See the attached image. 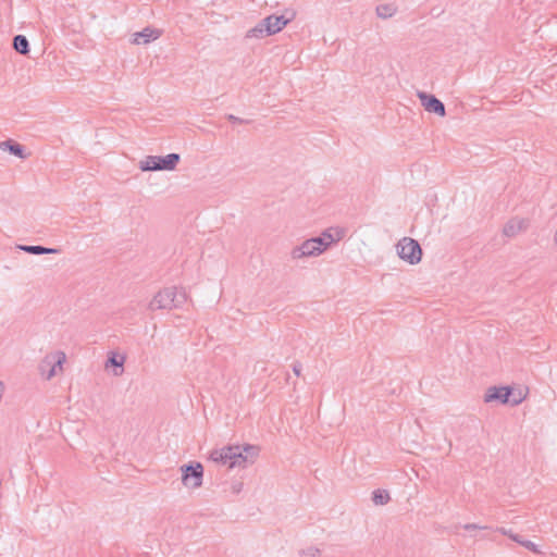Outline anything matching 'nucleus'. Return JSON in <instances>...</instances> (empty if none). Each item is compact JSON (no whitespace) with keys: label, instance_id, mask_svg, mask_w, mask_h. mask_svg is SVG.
Listing matches in <instances>:
<instances>
[{"label":"nucleus","instance_id":"nucleus-13","mask_svg":"<svg viewBox=\"0 0 557 557\" xmlns=\"http://www.w3.org/2000/svg\"><path fill=\"white\" fill-rule=\"evenodd\" d=\"M18 248L30 255H57L61 252L59 248H49L40 245H20Z\"/></svg>","mask_w":557,"mask_h":557},{"label":"nucleus","instance_id":"nucleus-27","mask_svg":"<svg viewBox=\"0 0 557 557\" xmlns=\"http://www.w3.org/2000/svg\"><path fill=\"white\" fill-rule=\"evenodd\" d=\"M463 529L467 531H472V530H483V529H486V527H481L475 523H467L463 525Z\"/></svg>","mask_w":557,"mask_h":557},{"label":"nucleus","instance_id":"nucleus-8","mask_svg":"<svg viewBox=\"0 0 557 557\" xmlns=\"http://www.w3.org/2000/svg\"><path fill=\"white\" fill-rule=\"evenodd\" d=\"M417 95L421 101V104L428 112L435 113L440 116H444L446 114L444 103L434 95L426 94L424 91H418Z\"/></svg>","mask_w":557,"mask_h":557},{"label":"nucleus","instance_id":"nucleus-10","mask_svg":"<svg viewBox=\"0 0 557 557\" xmlns=\"http://www.w3.org/2000/svg\"><path fill=\"white\" fill-rule=\"evenodd\" d=\"M181 160L178 153L172 152L166 156H157V171H173Z\"/></svg>","mask_w":557,"mask_h":557},{"label":"nucleus","instance_id":"nucleus-31","mask_svg":"<svg viewBox=\"0 0 557 557\" xmlns=\"http://www.w3.org/2000/svg\"><path fill=\"white\" fill-rule=\"evenodd\" d=\"M498 531L504 534V535H507L509 539H510V534H513L512 531L509 529H505V528H499Z\"/></svg>","mask_w":557,"mask_h":557},{"label":"nucleus","instance_id":"nucleus-14","mask_svg":"<svg viewBox=\"0 0 557 557\" xmlns=\"http://www.w3.org/2000/svg\"><path fill=\"white\" fill-rule=\"evenodd\" d=\"M12 46L13 49L22 55H27L30 51L28 39L24 35H15L12 40Z\"/></svg>","mask_w":557,"mask_h":557},{"label":"nucleus","instance_id":"nucleus-18","mask_svg":"<svg viewBox=\"0 0 557 557\" xmlns=\"http://www.w3.org/2000/svg\"><path fill=\"white\" fill-rule=\"evenodd\" d=\"M391 500L389 493L386 490H375L372 492V502L375 505H386Z\"/></svg>","mask_w":557,"mask_h":557},{"label":"nucleus","instance_id":"nucleus-6","mask_svg":"<svg viewBox=\"0 0 557 557\" xmlns=\"http://www.w3.org/2000/svg\"><path fill=\"white\" fill-rule=\"evenodd\" d=\"M65 361V354L58 351L53 356H47L39 369L42 375H46L47 380H50L57 373V368L62 369V364Z\"/></svg>","mask_w":557,"mask_h":557},{"label":"nucleus","instance_id":"nucleus-15","mask_svg":"<svg viewBox=\"0 0 557 557\" xmlns=\"http://www.w3.org/2000/svg\"><path fill=\"white\" fill-rule=\"evenodd\" d=\"M268 36L271 35L267 30V25L263 18L255 27L250 28L246 34L247 38H264Z\"/></svg>","mask_w":557,"mask_h":557},{"label":"nucleus","instance_id":"nucleus-21","mask_svg":"<svg viewBox=\"0 0 557 557\" xmlns=\"http://www.w3.org/2000/svg\"><path fill=\"white\" fill-rule=\"evenodd\" d=\"M396 13V8L393 4H380L376 7V14L381 18L392 17Z\"/></svg>","mask_w":557,"mask_h":557},{"label":"nucleus","instance_id":"nucleus-5","mask_svg":"<svg viewBox=\"0 0 557 557\" xmlns=\"http://www.w3.org/2000/svg\"><path fill=\"white\" fill-rule=\"evenodd\" d=\"M325 251V247L321 244L320 239L315 237L305 240L301 245L293 248L290 256L293 259H301L305 257L320 256Z\"/></svg>","mask_w":557,"mask_h":557},{"label":"nucleus","instance_id":"nucleus-20","mask_svg":"<svg viewBox=\"0 0 557 557\" xmlns=\"http://www.w3.org/2000/svg\"><path fill=\"white\" fill-rule=\"evenodd\" d=\"M315 239H320L321 244H323V247H325L326 250L332 244L338 242L341 239V236L338 235L335 238L331 230H325L324 232H322L320 236H317Z\"/></svg>","mask_w":557,"mask_h":557},{"label":"nucleus","instance_id":"nucleus-22","mask_svg":"<svg viewBox=\"0 0 557 557\" xmlns=\"http://www.w3.org/2000/svg\"><path fill=\"white\" fill-rule=\"evenodd\" d=\"M525 396H527V392H523L522 389H517L516 391L513 388V394L510 397L509 404L511 406H517V405L521 404L524 400Z\"/></svg>","mask_w":557,"mask_h":557},{"label":"nucleus","instance_id":"nucleus-16","mask_svg":"<svg viewBox=\"0 0 557 557\" xmlns=\"http://www.w3.org/2000/svg\"><path fill=\"white\" fill-rule=\"evenodd\" d=\"M125 358L122 356H117L115 352H111L107 360V367L111 366L114 368V374L120 375L123 372V364Z\"/></svg>","mask_w":557,"mask_h":557},{"label":"nucleus","instance_id":"nucleus-7","mask_svg":"<svg viewBox=\"0 0 557 557\" xmlns=\"http://www.w3.org/2000/svg\"><path fill=\"white\" fill-rule=\"evenodd\" d=\"M513 388L510 386H491L484 395L485 403L498 401L503 405L509 404Z\"/></svg>","mask_w":557,"mask_h":557},{"label":"nucleus","instance_id":"nucleus-1","mask_svg":"<svg viewBox=\"0 0 557 557\" xmlns=\"http://www.w3.org/2000/svg\"><path fill=\"white\" fill-rule=\"evenodd\" d=\"M259 447L251 444L227 445L221 449H214L210 454V459L216 463L227 465L228 468H245L248 463H253L259 455Z\"/></svg>","mask_w":557,"mask_h":557},{"label":"nucleus","instance_id":"nucleus-24","mask_svg":"<svg viewBox=\"0 0 557 557\" xmlns=\"http://www.w3.org/2000/svg\"><path fill=\"white\" fill-rule=\"evenodd\" d=\"M226 119H227L231 123H233V124H249V123H250V121H249V120H244V119L238 117V116H236V115H234V114H227V115H226Z\"/></svg>","mask_w":557,"mask_h":557},{"label":"nucleus","instance_id":"nucleus-4","mask_svg":"<svg viewBox=\"0 0 557 557\" xmlns=\"http://www.w3.org/2000/svg\"><path fill=\"white\" fill-rule=\"evenodd\" d=\"M182 483L186 487L198 488L202 485L203 467L198 461H190L181 467Z\"/></svg>","mask_w":557,"mask_h":557},{"label":"nucleus","instance_id":"nucleus-12","mask_svg":"<svg viewBox=\"0 0 557 557\" xmlns=\"http://www.w3.org/2000/svg\"><path fill=\"white\" fill-rule=\"evenodd\" d=\"M0 148L1 150L9 151L11 154L18 157L21 159L27 158L24 146L14 141L13 139L2 141L0 144Z\"/></svg>","mask_w":557,"mask_h":557},{"label":"nucleus","instance_id":"nucleus-17","mask_svg":"<svg viewBox=\"0 0 557 557\" xmlns=\"http://www.w3.org/2000/svg\"><path fill=\"white\" fill-rule=\"evenodd\" d=\"M524 227V221L522 220H510L504 226V234L508 237L517 235Z\"/></svg>","mask_w":557,"mask_h":557},{"label":"nucleus","instance_id":"nucleus-3","mask_svg":"<svg viewBox=\"0 0 557 557\" xmlns=\"http://www.w3.org/2000/svg\"><path fill=\"white\" fill-rule=\"evenodd\" d=\"M399 258L409 264H417L422 258L420 244L410 237H404L396 246Z\"/></svg>","mask_w":557,"mask_h":557},{"label":"nucleus","instance_id":"nucleus-19","mask_svg":"<svg viewBox=\"0 0 557 557\" xmlns=\"http://www.w3.org/2000/svg\"><path fill=\"white\" fill-rule=\"evenodd\" d=\"M157 156H147L144 160L139 161V169L143 172L157 171Z\"/></svg>","mask_w":557,"mask_h":557},{"label":"nucleus","instance_id":"nucleus-11","mask_svg":"<svg viewBox=\"0 0 557 557\" xmlns=\"http://www.w3.org/2000/svg\"><path fill=\"white\" fill-rule=\"evenodd\" d=\"M267 25V30L270 35L280 33L286 26V20L276 14H271L263 18Z\"/></svg>","mask_w":557,"mask_h":557},{"label":"nucleus","instance_id":"nucleus-9","mask_svg":"<svg viewBox=\"0 0 557 557\" xmlns=\"http://www.w3.org/2000/svg\"><path fill=\"white\" fill-rule=\"evenodd\" d=\"M161 36V30L153 27H145L143 30L133 35L132 42L135 45H146L150 41L158 39Z\"/></svg>","mask_w":557,"mask_h":557},{"label":"nucleus","instance_id":"nucleus-29","mask_svg":"<svg viewBox=\"0 0 557 557\" xmlns=\"http://www.w3.org/2000/svg\"><path fill=\"white\" fill-rule=\"evenodd\" d=\"M243 488V483L242 482H235L232 484V492L234 494H238Z\"/></svg>","mask_w":557,"mask_h":557},{"label":"nucleus","instance_id":"nucleus-25","mask_svg":"<svg viewBox=\"0 0 557 557\" xmlns=\"http://www.w3.org/2000/svg\"><path fill=\"white\" fill-rule=\"evenodd\" d=\"M320 549L318 547H308L307 549L301 550V555L310 556V557H318L320 556Z\"/></svg>","mask_w":557,"mask_h":557},{"label":"nucleus","instance_id":"nucleus-2","mask_svg":"<svg viewBox=\"0 0 557 557\" xmlns=\"http://www.w3.org/2000/svg\"><path fill=\"white\" fill-rule=\"evenodd\" d=\"M187 301V294L184 288H177L175 286L165 287L154 295L148 305V309L151 311L173 308H180Z\"/></svg>","mask_w":557,"mask_h":557},{"label":"nucleus","instance_id":"nucleus-28","mask_svg":"<svg viewBox=\"0 0 557 557\" xmlns=\"http://www.w3.org/2000/svg\"><path fill=\"white\" fill-rule=\"evenodd\" d=\"M301 370H302L301 363L298 362V361L294 362V364H293V372L295 373V375L300 376Z\"/></svg>","mask_w":557,"mask_h":557},{"label":"nucleus","instance_id":"nucleus-30","mask_svg":"<svg viewBox=\"0 0 557 557\" xmlns=\"http://www.w3.org/2000/svg\"><path fill=\"white\" fill-rule=\"evenodd\" d=\"M510 539H511L512 541H515L516 543L520 544V545H522V543H524V541H525V540H524L521 535H519V534H510Z\"/></svg>","mask_w":557,"mask_h":557},{"label":"nucleus","instance_id":"nucleus-26","mask_svg":"<svg viewBox=\"0 0 557 557\" xmlns=\"http://www.w3.org/2000/svg\"><path fill=\"white\" fill-rule=\"evenodd\" d=\"M522 546L525 547L527 549L531 550L532 553H535V554L541 553V550L539 549V546L529 540H525L524 543H522Z\"/></svg>","mask_w":557,"mask_h":557},{"label":"nucleus","instance_id":"nucleus-23","mask_svg":"<svg viewBox=\"0 0 557 557\" xmlns=\"http://www.w3.org/2000/svg\"><path fill=\"white\" fill-rule=\"evenodd\" d=\"M281 16L283 17V20H286L287 25L296 17V11L293 9H286Z\"/></svg>","mask_w":557,"mask_h":557}]
</instances>
